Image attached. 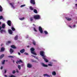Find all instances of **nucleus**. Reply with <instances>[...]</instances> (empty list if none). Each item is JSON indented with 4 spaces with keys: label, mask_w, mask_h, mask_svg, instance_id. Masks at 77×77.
Instances as JSON below:
<instances>
[{
    "label": "nucleus",
    "mask_w": 77,
    "mask_h": 77,
    "mask_svg": "<svg viewBox=\"0 0 77 77\" xmlns=\"http://www.w3.org/2000/svg\"><path fill=\"white\" fill-rule=\"evenodd\" d=\"M30 50L31 51V53L32 54H34V55H37L36 53H35V49L33 48H32L30 49Z\"/></svg>",
    "instance_id": "nucleus-1"
},
{
    "label": "nucleus",
    "mask_w": 77,
    "mask_h": 77,
    "mask_svg": "<svg viewBox=\"0 0 77 77\" xmlns=\"http://www.w3.org/2000/svg\"><path fill=\"white\" fill-rule=\"evenodd\" d=\"M33 17L35 20H39L40 19V16L38 15H34Z\"/></svg>",
    "instance_id": "nucleus-2"
},
{
    "label": "nucleus",
    "mask_w": 77,
    "mask_h": 77,
    "mask_svg": "<svg viewBox=\"0 0 77 77\" xmlns=\"http://www.w3.org/2000/svg\"><path fill=\"white\" fill-rule=\"evenodd\" d=\"M38 30L41 33H43V30H42V27L39 26L38 27Z\"/></svg>",
    "instance_id": "nucleus-3"
},
{
    "label": "nucleus",
    "mask_w": 77,
    "mask_h": 77,
    "mask_svg": "<svg viewBox=\"0 0 77 77\" xmlns=\"http://www.w3.org/2000/svg\"><path fill=\"white\" fill-rule=\"evenodd\" d=\"M7 24L9 26H11V20H8L7 21Z\"/></svg>",
    "instance_id": "nucleus-4"
},
{
    "label": "nucleus",
    "mask_w": 77,
    "mask_h": 77,
    "mask_svg": "<svg viewBox=\"0 0 77 77\" xmlns=\"http://www.w3.org/2000/svg\"><path fill=\"white\" fill-rule=\"evenodd\" d=\"M27 67L29 68H30L32 67V65L30 63H28L27 65Z\"/></svg>",
    "instance_id": "nucleus-5"
},
{
    "label": "nucleus",
    "mask_w": 77,
    "mask_h": 77,
    "mask_svg": "<svg viewBox=\"0 0 77 77\" xmlns=\"http://www.w3.org/2000/svg\"><path fill=\"white\" fill-rule=\"evenodd\" d=\"M21 63H23V61L21 60H20L19 61L17 60V62H16V63H17V64H18V63L20 64Z\"/></svg>",
    "instance_id": "nucleus-6"
},
{
    "label": "nucleus",
    "mask_w": 77,
    "mask_h": 77,
    "mask_svg": "<svg viewBox=\"0 0 77 77\" xmlns=\"http://www.w3.org/2000/svg\"><path fill=\"white\" fill-rule=\"evenodd\" d=\"M30 3L31 4H33V5H35V0H31Z\"/></svg>",
    "instance_id": "nucleus-7"
},
{
    "label": "nucleus",
    "mask_w": 77,
    "mask_h": 77,
    "mask_svg": "<svg viewBox=\"0 0 77 77\" xmlns=\"http://www.w3.org/2000/svg\"><path fill=\"white\" fill-rule=\"evenodd\" d=\"M14 51L12 48H10V53L11 54H12L13 53H14Z\"/></svg>",
    "instance_id": "nucleus-8"
},
{
    "label": "nucleus",
    "mask_w": 77,
    "mask_h": 77,
    "mask_svg": "<svg viewBox=\"0 0 77 77\" xmlns=\"http://www.w3.org/2000/svg\"><path fill=\"white\" fill-rule=\"evenodd\" d=\"M5 26H6V25H5V23H3V24H2V27H1V30L2 28H3V29H5Z\"/></svg>",
    "instance_id": "nucleus-9"
},
{
    "label": "nucleus",
    "mask_w": 77,
    "mask_h": 77,
    "mask_svg": "<svg viewBox=\"0 0 77 77\" xmlns=\"http://www.w3.org/2000/svg\"><path fill=\"white\" fill-rule=\"evenodd\" d=\"M20 52L21 53H23L24 52H25V50L24 49H23L20 50Z\"/></svg>",
    "instance_id": "nucleus-10"
},
{
    "label": "nucleus",
    "mask_w": 77,
    "mask_h": 77,
    "mask_svg": "<svg viewBox=\"0 0 77 77\" xmlns=\"http://www.w3.org/2000/svg\"><path fill=\"white\" fill-rule=\"evenodd\" d=\"M44 52L43 51H41L40 52V54L41 56H43L44 55Z\"/></svg>",
    "instance_id": "nucleus-11"
},
{
    "label": "nucleus",
    "mask_w": 77,
    "mask_h": 77,
    "mask_svg": "<svg viewBox=\"0 0 77 77\" xmlns=\"http://www.w3.org/2000/svg\"><path fill=\"white\" fill-rule=\"evenodd\" d=\"M43 76H44V77H45L46 76H47V77H50V75H49L47 73L44 74Z\"/></svg>",
    "instance_id": "nucleus-12"
},
{
    "label": "nucleus",
    "mask_w": 77,
    "mask_h": 77,
    "mask_svg": "<svg viewBox=\"0 0 77 77\" xmlns=\"http://www.w3.org/2000/svg\"><path fill=\"white\" fill-rule=\"evenodd\" d=\"M8 32H9V33H10V34H12V30H11L10 29H8Z\"/></svg>",
    "instance_id": "nucleus-13"
},
{
    "label": "nucleus",
    "mask_w": 77,
    "mask_h": 77,
    "mask_svg": "<svg viewBox=\"0 0 77 77\" xmlns=\"http://www.w3.org/2000/svg\"><path fill=\"white\" fill-rule=\"evenodd\" d=\"M9 4L12 6V8H14H14H15V7H14V6L13 4H12V3H9Z\"/></svg>",
    "instance_id": "nucleus-14"
},
{
    "label": "nucleus",
    "mask_w": 77,
    "mask_h": 77,
    "mask_svg": "<svg viewBox=\"0 0 77 77\" xmlns=\"http://www.w3.org/2000/svg\"><path fill=\"white\" fill-rule=\"evenodd\" d=\"M3 32H4V33H6V30H4L3 29H2L0 31V32L1 33H2Z\"/></svg>",
    "instance_id": "nucleus-15"
},
{
    "label": "nucleus",
    "mask_w": 77,
    "mask_h": 77,
    "mask_svg": "<svg viewBox=\"0 0 77 77\" xmlns=\"http://www.w3.org/2000/svg\"><path fill=\"white\" fill-rule=\"evenodd\" d=\"M11 48H14V49H16L17 48V47H15L14 45H12L11 46Z\"/></svg>",
    "instance_id": "nucleus-16"
},
{
    "label": "nucleus",
    "mask_w": 77,
    "mask_h": 77,
    "mask_svg": "<svg viewBox=\"0 0 77 77\" xmlns=\"http://www.w3.org/2000/svg\"><path fill=\"white\" fill-rule=\"evenodd\" d=\"M42 65L43 66H44V67H48V66L46 64H45L44 63H42Z\"/></svg>",
    "instance_id": "nucleus-17"
},
{
    "label": "nucleus",
    "mask_w": 77,
    "mask_h": 77,
    "mask_svg": "<svg viewBox=\"0 0 77 77\" xmlns=\"http://www.w3.org/2000/svg\"><path fill=\"white\" fill-rule=\"evenodd\" d=\"M42 65L43 66H44V67H48V66L46 64H45L44 63H42Z\"/></svg>",
    "instance_id": "nucleus-18"
},
{
    "label": "nucleus",
    "mask_w": 77,
    "mask_h": 77,
    "mask_svg": "<svg viewBox=\"0 0 77 77\" xmlns=\"http://www.w3.org/2000/svg\"><path fill=\"white\" fill-rule=\"evenodd\" d=\"M5 56V55L4 54H2L0 56V59H2V58H3V57H4Z\"/></svg>",
    "instance_id": "nucleus-19"
},
{
    "label": "nucleus",
    "mask_w": 77,
    "mask_h": 77,
    "mask_svg": "<svg viewBox=\"0 0 77 77\" xmlns=\"http://www.w3.org/2000/svg\"><path fill=\"white\" fill-rule=\"evenodd\" d=\"M31 61L32 62H35V63H38V61H37L36 60H35L34 59H32L31 60Z\"/></svg>",
    "instance_id": "nucleus-20"
},
{
    "label": "nucleus",
    "mask_w": 77,
    "mask_h": 77,
    "mask_svg": "<svg viewBox=\"0 0 77 77\" xmlns=\"http://www.w3.org/2000/svg\"><path fill=\"white\" fill-rule=\"evenodd\" d=\"M66 18L67 20L68 21H71V18L69 17H66Z\"/></svg>",
    "instance_id": "nucleus-21"
},
{
    "label": "nucleus",
    "mask_w": 77,
    "mask_h": 77,
    "mask_svg": "<svg viewBox=\"0 0 77 77\" xmlns=\"http://www.w3.org/2000/svg\"><path fill=\"white\" fill-rule=\"evenodd\" d=\"M5 51V48H2L1 49V52H2V51Z\"/></svg>",
    "instance_id": "nucleus-22"
},
{
    "label": "nucleus",
    "mask_w": 77,
    "mask_h": 77,
    "mask_svg": "<svg viewBox=\"0 0 77 77\" xmlns=\"http://www.w3.org/2000/svg\"><path fill=\"white\" fill-rule=\"evenodd\" d=\"M29 8H30V10H31V11H33V10H34L32 6L30 7Z\"/></svg>",
    "instance_id": "nucleus-23"
},
{
    "label": "nucleus",
    "mask_w": 77,
    "mask_h": 77,
    "mask_svg": "<svg viewBox=\"0 0 77 77\" xmlns=\"http://www.w3.org/2000/svg\"><path fill=\"white\" fill-rule=\"evenodd\" d=\"M3 11V8L1 5H0V12H2Z\"/></svg>",
    "instance_id": "nucleus-24"
},
{
    "label": "nucleus",
    "mask_w": 77,
    "mask_h": 77,
    "mask_svg": "<svg viewBox=\"0 0 77 77\" xmlns=\"http://www.w3.org/2000/svg\"><path fill=\"white\" fill-rule=\"evenodd\" d=\"M52 75H56V72L55 71H54L52 73Z\"/></svg>",
    "instance_id": "nucleus-25"
},
{
    "label": "nucleus",
    "mask_w": 77,
    "mask_h": 77,
    "mask_svg": "<svg viewBox=\"0 0 77 77\" xmlns=\"http://www.w3.org/2000/svg\"><path fill=\"white\" fill-rule=\"evenodd\" d=\"M11 41H8V42L6 43V45H8V44H11Z\"/></svg>",
    "instance_id": "nucleus-26"
},
{
    "label": "nucleus",
    "mask_w": 77,
    "mask_h": 77,
    "mask_svg": "<svg viewBox=\"0 0 77 77\" xmlns=\"http://www.w3.org/2000/svg\"><path fill=\"white\" fill-rule=\"evenodd\" d=\"M34 12H35V14H38V11L36 9H34Z\"/></svg>",
    "instance_id": "nucleus-27"
},
{
    "label": "nucleus",
    "mask_w": 77,
    "mask_h": 77,
    "mask_svg": "<svg viewBox=\"0 0 77 77\" xmlns=\"http://www.w3.org/2000/svg\"><path fill=\"white\" fill-rule=\"evenodd\" d=\"M18 39V36L16 35L14 38V40H17Z\"/></svg>",
    "instance_id": "nucleus-28"
},
{
    "label": "nucleus",
    "mask_w": 77,
    "mask_h": 77,
    "mask_svg": "<svg viewBox=\"0 0 77 77\" xmlns=\"http://www.w3.org/2000/svg\"><path fill=\"white\" fill-rule=\"evenodd\" d=\"M42 56V58L43 59H44V60H45V59H46V56H44V55H43V56Z\"/></svg>",
    "instance_id": "nucleus-29"
},
{
    "label": "nucleus",
    "mask_w": 77,
    "mask_h": 77,
    "mask_svg": "<svg viewBox=\"0 0 77 77\" xmlns=\"http://www.w3.org/2000/svg\"><path fill=\"white\" fill-rule=\"evenodd\" d=\"M25 18L24 17H22L21 18H19V20H24V19Z\"/></svg>",
    "instance_id": "nucleus-30"
},
{
    "label": "nucleus",
    "mask_w": 77,
    "mask_h": 77,
    "mask_svg": "<svg viewBox=\"0 0 77 77\" xmlns=\"http://www.w3.org/2000/svg\"><path fill=\"white\" fill-rule=\"evenodd\" d=\"M11 29L13 31H15V29L13 27H11Z\"/></svg>",
    "instance_id": "nucleus-31"
},
{
    "label": "nucleus",
    "mask_w": 77,
    "mask_h": 77,
    "mask_svg": "<svg viewBox=\"0 0 77 77\" xmlns=\"http://www.w3.org/2000/svg\"><path fill=\"white\" fill-rule=\"evenodd\" d=\"M32 44L34 45H36V42L35 41H33V42H32Z\"/></svg>",
    "instance_id": "nucleus-32"
},
{
    "label": "nucleus",
    "mask_w": 77,
    "mask_h": 77,
    "mask_svg": "<svg viewBox=\"0 0 77 77\" xmlns=\"http://www.w3.org/2000/svg\"><path fill=\"white\" fill-rule=\"evenodd\" d=\"M30 21L31 22L32 21H33V17L30 18Z\"/></svg>",
    "instance_id": "nucleus-33"
},
{
    "label": "nucleus",
    "mask_w": 77,
    "mask_h": 77,
    "mask_svg": "<svg viewBox=\"0 0 77 77\" xmlns=\"http://www.w3.org/2000/svg\"><path fill=\"white\" fill-rule=\"evenodd\" d=\"M44 60L46 62H48V60L47 59H45V60Z\"/></svg>",
    "instance_id": "nucleus-34"
},
{
    "label": "nucleus",
    "mask_w": 77,
    "mask_h": 77,
    "mask_svg": "<svg viewBox=\"0 0 77 77\" xmlns=\"http://www.w3.org/2000/svg\"><path fill=\"white\" fill-rule=\"evenodd\" d=\"M44 33L45 34V35H48V32L46 31H45Z\"/></svg>",
    "instance_id": "nucleus-35"
},
{
    "label": "nucleus",
    "mask_w": 77,
    "mask_h": 77,
    "mask_svg": "<svg viewBox=\"0 0 77 77\" xmlns=\"http://www.w3.org/2000/svg\"><path fill=\"white\" fill-rule=\"evenodd\" d=\"M18 68L19 70L21 69V66L19 65H18Z\"/></svg>",
    "instance_id": "nucleus-36"
},
{
    "label": "nucleus",
    "mask_w": 77,
    "mask_h": 77,
    "mask_svg": "<svg viewBox=\"0 0 77 77\" xmlns=\"http://www.w3.org/2000/svg\"><path fill=\"white\" fill-rule=\"evenodd\" d=\"M16 72V71H15V70H13V71L12 72V73L13 74H15V73Z\"/></svg>",
    "instance_id": "nucleus-37"
},
{
    "label": "nucleus",
    "mask_w": 77,
    "mask_h": 77,
    "mask_svg": "<svg viewBox=\"0 0 77 77\" xmlns=\"http://www.w3.org/2000/svg\"><path fill=\"white\" fill-rule=\"evenodd\" d=\"M9 77H15V76L14 75H11L9 76Z\"/></svg>",
    "instance_id": "nucleus-38"
},
{
    "label": "nucleus",
    "mask_w": 77,
    "mask_h": 77,
    "mask_svg": "<svg viewBox=\"0 0 77 77\" xmlns=\"http://www.w3.org/2000/svg\"><path fill=\"white\" fill-rule=\"evenodd\" d=\"M26 6L25 5H21L20 7L21 8H23V7H24V6Z\"/></svg>",
    "instance_id": "nucleus-39"
},
{
    "label": "nucleus",
    "mask_w": 77,
    "mask_h": 77,
    "mask_svg": "<svg viewBox=\"0 0 77 77\" xmlns=\"http://www.w3.org/2000/svg\"><path fill=\"white\" fill-rule=\"evenodd\" d=\"M34 30L35 32H37V30H36L35 28H34Z\"/></svg>",
    "instance_id": "nucleus-40"
},
{
    "label": "nucleus",
    "mask_w": 77,
    "mask_h": 77,
    "mask_svg": "<svg viewBox=\"0 0 77 77\" xmlns=\"http://www.w3.org/2000/svg\"><path fill=\"white\" fill-rule=\"evenodd\" d=\"M5 60H4L2 62V64H5Z\"/></svg>",
    "instance_id": "nucleus-41"
},
{
    "label": "nucleus",
    "mask_w": 77,
    "mask_h": 77,
    "mask_svg": "<svg viewBox=\"0 0 77 77\" xmlns=\"http://www.w3.org/2000/svg\"><path fill=\"white\" fill-rule=\"evenodd\" d=\"M16 70L17 72L18 73L19 72L18 71V69H16Z\"/></svg>",
    "instance_id": "nucleus-42"
},
{
    "label": "nucleus",
    "mask_w": 77,
    "mask_h": 77,
    "mask_svg": "<svg viewBox=\"0 0 77 77\" xmlns=\"http://www.w3.org/2000/svg\"><path fill=\"white\" fill-rule=\"evenodd\" d=\"M3 18V17L2 16H0V20H2Z\"/></svg>",
    "instance_id": "nucleus-43"
},
{
    "label": "nucleus",
    "mask_w": 77,
    "mask_h": 77,
    "mask_svg": "<svg viewBox=\"0 0 77 77\" xmlns=\"http://www.w3.org/2000/svg\"><path fill=\"white\" fill-rule=\"evenodd\" d=\"M48 66H52V64H48Z\"/></svg>",
    "instance_id": "nucleus-44"
},
{
    "label": "nucleus",
    "mask_w": 77,
    "mask_h": 77,
    "mask_svg": "<svg viewBox=\"0 0 77 77\" xmlns=\"http://www.w3.org/2000/svg\"><path fill=\"white\" fill-rule=\"evenodd\" d=\"M24 54L26 55H28V54H28V53H27L26 52H25L24 53Z\"/></svg>",
    "instance_id": "nucleus-45"
},
{
    "label": "nucleus",
    "mask_w": 77,
    "mask_h": 77,
    "mask_svg": "<svg viewBox=\"0 0 77 77\" xmlns=\"http://www.w3.org/2000/svg\"><path fill=\"white\" fill-rule=\"evenodd\" d=\"M32 57H35V58H36V56H35L33 55H32Z\"/></svg>",
    "instance_id": "nucleus-46"
},
{
    "label": "nucleus",
    "mask_w": 77,
    "mask_h": 77,
    "mask_svg": "<svg viewBox=\"0 0 77 77\" xmlns=\"http://www.w3.org/2000/svg\"><path fill=\"white\" fill-rule=\"evenodd\" d=\"M8 57H12L13 58H14V57L12 56H9Z\"/></svg>",
    "instance_id": "nucleus-47"
},
{
    "label": "nucleus",
    "mask_w": 77,
    "mask_h": 77,
    "mask_svg": "<svg viewBox=\"0 0 77 77\" xmlns=\"http://www.w3.org/2000/svg\"><path fill=\"white\" fill-rule=\"evenodd\" d=\"M1 23H2L1 22H0V24H1ZM1 28H2V27H1V26H0V30H1Z\"/></svg>",
    "instance_id": "nucleus-48"
},
{
    "label": "nucleus",
    "mask_w": 77,
    "mask_h": 77,
    "mask_svg": "<svg viewBox=\"0 0 77 77\" xmlns=\"http://www.w3.org/2000/svg\"><path fill=\"white\" fill-rule=\"evenodd\" d=\"M18 54L19 55H21V53L20 52H18Z\"/></svg>",
    "instance_id": "nucleus-49"
},
{
    "label": "nucleus",
    "mask_w": 77,
    "mask_h": 77,
    "mask_svg": "<svg viewBox=\"0 0 77 77\" xmlns=\"http://www.w3.org/2000/svg\"><path fill=\"white\" fill-rule=\"evenodd\" d=\"M6 70H5V74H6Z\"/></svg>",
    "instance_id": "nucleus-50"
},
{
    "label": "nucleus",
    "mask_w": 77,
    "mask_h": 77,
    "mask_svg": "<svg viewBox=\"0 0 77 77\" xmlns=\"http://www.w3.org/2000/svg\"><path fill=\"white\" fill-rule=\"evenodd\" d=\"M1 69H3V66H1Z\"/></svg>",
    "instance_id": "nucleus-51"
},
{
    "label": "nucleus",
    "mask_w": 77,
    "mask_h": 77,
    "mask_svg": "<svg viewBox=\"0 0 77 77\" xmlns=\"http://www.w3.org/2000/svg\"><path fill=\"white\" fill-rule=\"evenodd\" d=\"M75 27V25H73V27Z\"/></svg>",
    "instance_id": "nucleus-52"
},
{
    "label": "nucleus",
    "mask_w": 77,
    "mask_h": 77,
    "mask_svg": "<svg viewBox=\"0 0 77 77\" xmlns=\"http://www.w3.org/2000/svg\"><path fill=\"white\" fill-rule=\"evenodd\" d=\"M33 26H36L34 24H33Z\"/></svg>",
    "instance_id": "nucleus-53"
},
{
    "label": "nucleus",
    "mask_w": 77,
    "mask_h": 77,
    "mask_svg": "<svg viewBox=\"0 0 77 77\" xmlns=\"http://www.w3.org/2000/svg\"><path fill=\"white\" fill-rule=\"evenodd\" d=\"M69 27H70V28H72V27L71 26H70V25H69Z\"/></svg>",
    "instance_id": "nucleus-54"
},
{
    "label": "nucleus",
    "mask_w": 77,
    "mask_h": 77,
    "mask_svg": "<svg viewBox=\"0 0 77 77\" xmlns=\"http://www.w3.org/2000/svg\"><path fill=\"white\" fill-rule=\"evenodd\" d=\"M35 58L36 59H38V58L36 57H35Z\"/></svg>",
    "instance_id": "nucleus-55"
},
{
    "label": "nucleus",
    "mask_w": 77,
    "mask_h": 77,
    "mask_svg": "<svg viewBox=\"0 0 77 77\" xmlns=\"http://www.w3.org/2000/svg\"><path fill=\"white\" fill-rule=\"evenodd\" d=\"M13 63H15V61H14V60H13Z\"/></svg>",
    "instance_id": "nucleus-56"
},
{
    "label": "nucleus",
    "mask_w": 77,
    "mask_h": 77,
    "mask_svg": "<svg viewBox=\"0 0 77 77\" xmlns=\"http://www.w3.org/2000/svg\"><path fill=\"white\" fill-rule=\"evenodd\" d=\"M75 5L77 7V4H75Z\"/></svg>",
    "instance_id": "nucleus-57"
},
{
    "label": "nucleus",
    "mask_w": 77,
    "mask_h": 77,
    "mask_svg": "<svg viewBox=\"0 0 77 77\" xmlns=\"http://www.w3.org/2000/svg\"><path fill=\"white\" fill-rule=\"evenodd\" d=\"M5 61H6V62H8V60H5Z\"/></svg>",
    "instance_id": "nucleus-58"
},
{
    "label": "nucleus",
    "mask_w": 77,
    "mask_h": 77,
    "mask_svg": "<svg viewBox=\"0 0 77 77\" xmlns=\"http://www.w3.org/2000/svg\"><path fill=\"white\" fill-rule=\"evenodd\" d=\"M5 77H7V75H5Z\"/></svg>",
    "instance_id": "nucleus-59"
},
{
    "label": "nucleus",
    "mask_w": 77,
    "mask_h": 77,
    "mask_svg": "<svg viewBox=\"0 0 77 77\" xmlns=\"http://www.w3.org/2000/svg\"><path fill=\"white\" fill-rule=\"evenodd\" d=\"M21 66H23V64H22V65H21Z\"/></svg>",
    "instance_id": "nucleus-60"
},
{
    "label": "nucleus",
    "mask_w": 77,
    "mask_h": 77,
    "mask_svg": "<svg viewBox=\"0 0 77 77\" xmlns=\"http://www.w3.org/2000/svg\"><path fill=\"white\" fill-rule=\"evenodd\" d=\"M27 47L28 48L29 47V46H27Z\"/></svg>",
    "instance_id": "nucleus-61"
},
{
    "label": "nucleus",
    "mask_w": 77,
    "mask_h": 77,
    "mask_svg": "<svg viewBox=\"0 0 77 77\" xmlns=\"http://www.w3.org/2000/svg\"><path fill=\"white\" fill-rule=\"evenodd\" d=\"M2 44H1V46H2Z\"/></svg>",
    "instance_id": "nucleus-62"
}]
</instances>
